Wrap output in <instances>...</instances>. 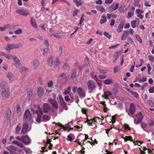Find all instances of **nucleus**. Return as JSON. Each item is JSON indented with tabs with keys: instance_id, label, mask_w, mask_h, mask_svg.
<instances>
[{
	"instance_id": "nucleus-1",
	"label": "nucleus",
	"mask_w": 154,
	"mask_h": 154,
	"mask_svg": "<svg viewBox=\"0 0 154 154\" xmlns=\"http://www.w3.org/2000/svg\"><path fill=\"white\" fill-rule=\"evenodd\" d=\"M32 116L28 109H27L25 111L23 116V120L26 122L30 121L32 122Z\"/></svg>"
},
{
	"instance_id": "nucleus-2",
	"label": "nucleus",
	"mask_w": 154,
	"mask_h": 154,
	"mask_svg": "<svg viewBox=\"0 0 154 154\" xmlns=\"http://www.w3.org/2000/svg\"><path fill=\"white\" fill-rule=\"evenodd\" d=\"M31 110L33 112L37 115V117L36 119V121L38 123H39L41 122V119L42 115L43 114V112L41 110H34L33 108H31Z\"/></svg>"
},
{
	"instance_id": "nucleus-3",
	"label": "nucleus",
	"mask_w": 154,
	"mask_h": 154,
	"mask_svg": "<svg viewBox=\"0 0 154 154\" xmlns=\"http://www.w3.org/2000/svg\"><path fill=\"white\" fill-rule=\"evenodd\" d=\"M22 45L21 43H19L17 44H8L6 47L5 49L8 51L14 48H19L20 47H22Z\"/></svg>"
},
{
	"instance_id": "nucleus-4",
	"label": "nucleus",
	"mask_w": 154,
	"mask_h": 154,
	"mask_svg": "<svg viewBox=\"0 0 154 154\" xmlns=\"http://www.w3.org/2000/svg\"><path fill=\"white\" fill-rule=\"evenodd\" d=\"M87 85L88 90H92L96 87L95 83L92 80L88 81L87 83Z\"/></svg>"
},
{
	"instance_id": "nucleus-5",
	"label": "nucleus",
	"mask_w": 154,
	"mask_h": 154,
	"mask_svg": "<svg viewBox=\"0 0 154 154\" xmlns=\"http://www.w3.org/2000/svg\"><path fill=\"white\" fill-rule=\"evenodd\" d=\"M59 103L60 105L64 108L66 110H67L68 107L66 106V104L65 102L64 101L63 98L61 95L59 96Z\"/></svg>"
},
{
	"instance_id": "nucleus-6",
	"label": "nucleus",
	"mask_w": 154,
	"mask_h": 154,
	"mask_svg": "<svg viewBox=\"0 0 154 154\" xmlns=\"http://www.w3.org/2000/svg\"><path fill=\"white\" fill-rule=\"evenodd\" d=\"M135 116L137 119V121H136V119H134L135 123L138 124L139 123H140L143 120L144 117L142 115V114L141 112H139L138 114L136 115Z\"/></svg>"
},
{
	"instance_id": "nucleus-7",
	"label": "nucleus",
	"mask_w": 154,
	"mask_h": 154,
	"mask_svg": "<svg viewBox=\"0 0 154 154\" xmlns=\"http://www.w3.org/2000/svg\"><path fill=\"white\" fill-rule=\"evenodd\" d=\"M22 142L27 145L29 144L31 142V140L29 137L27 135H24L21 136Z\"/></svg>"
},
{
	"instance_id": "nucleus-8",
	"label": "nucleus",
	"mask_w": 154,
	"mask_h": 154,
	"mask_svg": "<svg viewBox=\"0 0 154 154\" xmlns=\"http://www.w3.org/2000/svg\"><path fill=\"white\" fill-rule=\"evenodd\" d=\"M77 92L80 98H82L85 97V93L83 91V89L82 88H79L77 90Z\"/></svg>"
},
{
	"instance_id": "nucleus-9",
	"label": "nucleus",
	"mask_w": 154,
	"mask_h": 154,
	"mask_svg": "<svg viewBox=\"0 0 154 154\" xmlns=\"http://www.w3.org/2000/svg\"><path fill=\"white\" fill-rule=\"evenodd\" d=\"M16 12L17 14L23 16H27L29 14V12L28 11L23 9L17 10L16 11Z\"/></svg>"
},
{
	"instance_id": "nucleus-10",
	"label": "nucleus",
	"mask_w": 154,
	"mask_h": 154,
	"mask_svg": "<svg viewBox=\"0 0 154 154\" xmlns=\"http://www.w3.org/2000/svg\"><path fill=\"white\" fill-rule=\"evenodd\" d=\"M48 101L56 110L57 109L58 104L56 100L52 99H50Z\"/></svg>"
},
{
	"instance_id": "nucleus-11",
	"label": "nucleus",
	"mask_w": 154,
	"mask_h": 154,
	"mask_svg": "<svg viewBox=\"0 0 154 154\" xmlns=\"http://www.w3.org/2000/svg\"><path fill=\"white\" fill-rule=\"evenodd\" d=\"M43 112L45 113H47L49 111L50 108V106L47 103H45L43 104L42 106Z\"/></svg>"
},
{
	"instance_id": "nucleus-12",
	"label": "nucleus",
	"mask_w": 154,
	"mask_h": 154,
	"mask_svg": "<svg viewBox=\"0 0 154 154\" xmlns=\"http://www.w3.org/2000/svg\"><path fill=\"white\" fill-rule=\"evenodd\" d=\"M28 128V124L26 123H24L22 128L21 134H26L27 132Z\"/></svg>"
},
{
	"instance_id": "nucleus-13",
	"label": "nucleus",
	"mask_w": 154,
	"mask_h": 154,
	"mask_svg": "<svg viewBox=\"0 0 154 154\" xmlns=\"http://www.w3.org/2000/svg\"><path fill=\"white\" fill-rule=\"evenodd\" d=\"M135 11V8L132 7L128 13L127 18L129 19L131 18L134 15Z\"/></svg>"
},
{
	"instance_id": "nucleus-14",
	"label": "nucleus",
	"mask_w": 154,
	"mask_h": 154,
	"mask_svg": "<svg viewBox=\"0 0 154 154\" xmlns=\"http://www.w3.org/2000/svg\"><path fill=\"white\" fill-rule=\"evenodd\" d=\"M125 23L124 21L123 20L121 21L117 29V31L118 32H122Z\"/></svg>"
},
{
	"instance_id": "nucleus-15",
	"label": "nucleus",
	"mask_w": 154,
	"mask_h": 154,
	"mask_svg": "<svg viewBox=\"0 0 154 154\" xmlns=\"http://www.w3.org/2000/svg\"><path fill=\"white\" fill-rule=\"evenodd\" d=\"M37 93L38 96L41 97L44 94V92L43 88L41 87H39L37 88Z\"/></svg>"
},
{
	"instance_id": "nucleus-16",
	"label": "nucleus",
	"mask_w": 154,
	"mask_h": 154,
	"mask_svg": "<svg viewBox=\"0 0 154 154\" xmlns=\"http://www.w3.org/2000/svg\"><path fill=\"white\" fill-rule=\"evenodd\" d=\"M34 69H36L40 64L39 61L37 60H34L32 63Z\"/></svg>"
},
{
	"instance_id": "nucleus-17",
	"label": "nucleus",
	"mask_w": 154,
	"mask_h": 154,
	"mask_svg": "<svg viewBox=\"0 0 154 154\" xmlns=\"http://www.w3.org/2000/svg\"><path fill=\"white\" fill-rule=\"evenodd\" d=\"M13 60L14 62V66L17 68H19V65L20 64V62L19 58L17 57L13 58Z\"/></svg>"
},
{
	"instance_id": "nucleus-18",
	"label": "nucleus",
	"mask_w": 154,
	"mask_h": 154,
	"mask_svg": "<svg viewBox=\"0 0 154 154\" xmlns=\"http://www.w3.org/2000/svg\"><path fill=\"white\" fill-rule=\"evenodd\" d=\"M136 109L135 105L134 103H131L130 106L129 111L130 113L131 114H133L134 113Z\"/></svg>"
},
{
	"instance_id": "nucleus-19",
	"label": "nucleus",
	"mask_w": 154,
	"mask_h": 154,
	"mask_svg": "<svg viewBox=\"0 0 154 154\" xmlns=\"http://www.w3.org/2000/svg\"><path fill=\"white\" fill-rule=\"evenodd\" d=\"M129 34V31L127 30H125L122 33V35L121 38V40H124L126 39V37Z\"/></svg>"
},
{
	"instance_id": "nucleus-20",
	"label": "nucleus",
	"mask_w": 154,
	"mask_h": 154,
	"mask_svg": "<svg viewBox=\"0 0 154 154\" xmlns=\"http://www.w3.org/2000/svg\"><path fill=\"white\" fill-rule=\"evenodd\" d=\"M112 94V93L109 91H105L103 95H102V97H104L106 99H108L109 97Z\"/></svg>"
},
{
	"instance_id": "nucleus-21",
	"label": "nucleus",
	"mask_w": 154,
	"mask_h": 154,
	"mask_svg": "<svg viewBox=\"0 0 154 154\" xmlns=\"http://www.w3.org/2000/svg\"><path fill=\"white\" fill-rule=\"evenodd\" d=\"M14 74L11 72H9L7 73L6 77L10 81L12 82L13 79Z\"/></svg>"
},
{
	"instance_id": "nucleus-22",
	"label": "nucleus",
	"mask_w": 154,
	"mask_h": 154,
	"mask_svg": "<svg viewBox=\"0 0 154 154\" xmlns=\"http://www.w3.org/2000/svg\"><path fill=\"white\" fill-rule=\"evenodd\" d=\"M2 96L3 99L5 98L8 99L9 96V93H8L6 90H5L2 92Z\"/></svg>"
},
{
	"instance_id": "nucleus-23",
	"label": "nucleus",
	"mask_w": 154,
	"mask_h": 154,
	"mask_svg": "<svg viewBox=\"0 0 154 154\" xmlns=\"http://www.w3.org/2000/svg\"><path fill=\"white\" fill-rule=\"evenodd\" d=\"M6 149L10 151V152L13 151H17V147L12 145H10L7 147Z\"/></svg>"
},
{
	"instance_id": "nucleus-24",
	"label": "nucleus",
	"mask_w": 154,
	"mask_h": 154,
	"mask_svg": "<svg viewBox=\"0 0 154 154\" xmlns=\"http://www.w3.org/2000/svg\"><path fill=\"white\" fill-rule=\"evenodd\" d=\"M31 24L32 26L35 28H37V27L36 23V22L34 18L33 17H31Z\"/></svg>"
},
{
	"instance_id": "nucleus-25",
	"label": "nucleus",
	"mask_w": 154,
	"mask_h": 154,
	"mask_svg": "<svg viewBox=\"0 0 154 154\" xmlns=\"http://www.w3.org/2000/svg\"><path fill=\"white\" fill-rule=\"evenodd\" d=\"M12 112L10 109H9L7 111L6 117L7 120H9L11 117Z\"/></svg>"
},
{
	"instance_id": "nucleus-26",
	"label": "nucleus",
	"mask_w": 154,
	"mask_h": 154,
	"mask_svg": "<svg viewBox=\"0 0 154 154\" xmlns=\"http://www.w3.org/2000/svg\"><path fill=\"white\" fill-rule=\"evenodd\" d=\"M60 64V61L58 57H57L56 59L55 62V65L54 66L55 68H56L57 67L59 66Z\"/></svg>"
},
{
	"instance_id": "nucleus-27",
	"label": "nucleus",
	"mask_w": 154,
	"mask_h": 154,
	"mask_svg": "<svg viewBox=\"0 0 154 154\" xmlns=\"http://www.w3.org/2000/svg\"><path fill=\"white\" fill-rule=\"evenodd\" d=\"M54 59L52 57L49 58L47 61L48 65L50 66H51L53 65Z\"/></svg>"
},
{
	"instance_id": "nucleus-28",
	"label": "nucleus",
	"mask_w": 154,
	"mask_h": 154,
	"mask_svg": "<svg viewBox=\"0 0 154 154\" xmlns=\"http://www.w3.org/2000/svg\"><path fill=\"white\" fill-rule=\"evenodd\" d=\"M86 122H88V124H89V125H90V124H92V122H94V124H95L96 123V121L94 119H90V120L87 119L86 122H85L86 123Z\"/></svg>"
},
{
	"instance_id": "nucleus-29",
	"label": "nucleus",
	"mask_w": 154,
	"mask_h": 154,
	"mask_svg": "<svg viewBox=\"0 0 154 154\" xmlns=\"http://www.w3.org/2000/svg\"><path fill=\"white\" fill-rule=\"evenodd\" d=\"M12 143L16 144L21 148H23L24 147L23 144L22 143L17 141H14L12 142Z\"/></svg>"
},
{
	"instance_id": "nucleus-30",
	"label": "nucleus",
	"mask_w": 154,
	"mask_h": 154,
	"mask_svg": "<svg viewBox=\"0 0 154 154\" xmlns=\"http://www.w3.org/2000/svg\"><path fill=\"white\" fill-rule=\"evenodd\" d=\"M128 91L130 92V94L131 95H132L134 97H137V98H139L138 94L136 92L131 91H130V90H129V91Z\"/></svg>"
},
{
	"instance_id": "nucleus-31",
	"label": "nucleus",
	"mask_w": 154,
	"mask_h": 154,
	"mask_svg": "<svg viewBox=\"0 0 154 154\" xmlns=\"http://www.w3.org/2000/svg\"><path fill=\"white\" fill-rule=\"evenodd\" d=\"M76 75L77 72L76 70L75 69L73 70L71 73L70 79H73L76 76Z\"/></svg>"
},
{
	"instance_id": "nucleus-32",
	"label": "nucleus",
	"mask_w": 154,
	"mask_h": 154,
	"mask_svg": "<svg viewBox=\"0 0 154 154\" xmlns=\"http://www.w3.org/2000/svg\"><path fill=\"white\" fill-rule=\"evenodd\" d=\"M42 119L44 122H46L49 121L50 119V117L48 115H44L42 116Z\"/></svg>"
},
{
	"instance_id": "nucleus-33",
	"label": "nucleus",
	"mask_w": 154,
	"mask_h": 154,
	"mask_svg": "<svg viewBox=\"0 0 154 154\" xmlns=\"http://www.w3.org/2000/svg\"><path fill=\"white\" fill-rule=\"evenodd\" d=\"M21 124L20 123H19L17 125V126L16 129H15V133L16 134H19V132L21 129V128L20 126Z\"/></svg>"
},
{
	"instance_id": "nucleus-34",
	"label": "nucleus",
	"mask_w": 154,
	"mask_h": 154,
	"mask_svg": "<svg viewBox=\"0 0 154 154\" xmlns=\"http://www.w3.org/2000/svg\"><path fill=\"white\" fill-rule=\"evenodd\" d=\"M96 8L97 10L101 11L102 12H103L105 11L104 8L103 6H96Z\"/></svg>"
},
{
	"instance_id": "nucleus-35",
	"label": "nucleus",
	"mask_w": 154,
	"mask_h": 154,
	"mask_svg": "<svg viewBox=\"0 0 154 154\" xmlns=\"http://www.w3.org/2000/svg\"><path fill=\"white\" fill-rule=\"evenodd\" d=\"M50 50V49L49 48H44L43 49V52L42 53L43 55L44 56H45L46 55V54L49 53Z\"/></svg>"
},
{
	"instance_id": "nucleus-36",
	"label": "nucleus",
	"mask_w": 154,
	"mask_h": 154,
	"mask_svg": "<svg viewBox=\"0 0 154 154\" xmlns=\"http://www.w3.org/2000/svg\"><path fill=\"white\" fill-rule=\"evenodd\" d=\"M146 78L143 76L142 78V79H139L138 80L137 79H136L135 81L134 82H136L137 81H138L139 82H144L146 81Z\"/></svg>"
},
{
	"instance_id": "nucleus-37",
	"label": "nucleus",
	"mask_w": 154,
	"mask_h": 154,
	"mask_svg": "<svg viewBox=\"0 0 154 154\" xmlns=\"http://www.w3.org/2000/svg\"><path fill=\"white\" fill-rule=\"evenodd\" d=\"M63 68L65 70H69L70 69V67L69 66L68 63H64L63 66Z\"/></svg>"
},
{
	"instance_id": "nucleus-38",
	"label": "nucleus",
	"mask_w": 154,
	"mask_h": 154,
	"mask_svg": "<svg viewBox=\"0 0 154 154\" xmlns=\"http://www.w3.org/2000/svg\"><path fill=\"white\" fill-rule=\"evenodd\" d=\"M33 90L32 89H30L27 91V97H31L33 94Z\"/></svg>"
},
{
	"instance_id": "nucleus-39",
	"label": "nucleus",
	"mask_w": 154,
	"mask_h": 154,
	"mask_svg": "<svg viewBox=\"0 0 154 154\" xmlns=\"http://www.w3.org/2000/svg\"><path fill=\"white\" fill-rule=\"evenodd\" d=\"M6 82L5 81H2L0 84V87L2 89H4L5 88V85Z\"/></svg>"
},
{
	"instance_id": "nucleus-40",
	"label": "nucleus",
	"mask_w": 154,
	"mask_h": 154,
	"mask_svg": "<svg viewBox=\"0 0 154 154\" xmlns=\"http://www.w3.org/2000/svg\"><path fill=\"white\" fill-rule=\"evenodd\" d=\"M71 87L70 86H68L67 88V89L64 91V94L66 95L67 94H69L71 91Z\"/></svg>"
},
{
	"instance_id": "nucleus-41",
	"label": "nucleus",
	"mask_w": 154,
	"mask_h": 154,
	"mask_svg": "<svg viewBox=\"0 0 154 154\" xmlns=\"http://www.w3.org/2000/svg\"><path fill=\"white\" fill-rule=\"evenodd\" d=\"M102 19H101L100 20V23L101 24L103 23L106 21V19L105 16L103 15L102 16Z\"/></svg>"
},
{
	"instance_id": "nucleus-42",
	"label": "nucleus",
	"mask_w": 154,
	"mask_h": 154,
	"mask_svg": "<svg viewBox=\"0 0 154 154\" xmlns=\"http://www.w3.org/2000/svg\"><path fill=\"white\" fill-rule=\"evenodd\" d=\"M112 81L111 79H106L103 81V83L106 85H109L112 83Z\"/></svg>"
},
{
	"instance_id": "nucleus-43",
	"label": "nucleus",
	"mask_w": 154,
	"mask_h": 154,
	"mask_svg": "<svg viewBox=\"0 0 154 154\" xmlns=\"http://www.w3.org/2000/svg\"><path fill=\"white\" fill-rule=\"evenodd\" d=\"M125 141L128 140L132 141V137L131 136H126L125 137L123 138Z\"/></svg>"
},
{
	"instance_id": "nucleus-44",
	"label": "nucleus",
	"mask_w": 154,
	"mask_h": 154,
	"mask_svg": "<svg viewBox=\"0 0 154 154\" xmlns=\"http://www.w3.org/2000/svg\"><path fill=\"white\" fill-rule=\"evenodd\" d=\"M28 69L27 67H22L20 69V72L22 73L23 72H24L28 71Z\"/></svg>"
},
{
	"instance_id": "nucleus-45",
	"label": "nucleus",
	"mask_w": 154,
	"mask_h": 154,
	"mask_svg": "<svg viewBox=\"0 0 154 154\" xmlns=\"http://www.w3.org/2000/svg\"><path fill=\"white\" fill-rule=\"evenodd\" d=\"M53 85V82L52 80H50L48 82L47 84V86L48 88L52 87Z\"/></svg>"
},
{
	"instance_id": "nucleus-46",
	"label": "nucleus",
	"mask_w": 154,
	"mask_h": 154,
	"mask_svg": "<svg viewBox=\"0 0 154 154\" xmlns=\"http://www.w3.org/2000/svg\"><path fill=\"white\" fill-rule=\"evenodd\" d=\"M136 38L137 40V41L139 42L140 43H142V40L140 37V36L137 34L135 35Z\"/></svg>"
},
{
	"instance_id": "nucleus-47",
	"label": "nucleus",
	"mask_w": 154,
	"mask_h": 154,
	"mask_svg": "<svg viewBox=\"0 0 154 154\" xmlns=\"http://www.w3.org/2000/svg\"><path fill=\"white\" fill-rule=\"evenodd\" d=\"M53 124H55L56 125H57L59 126H60V127L61 129H63V130L64 131H65L66 130V128H65V127L63 125L61 124L60 123H56L55 122H53Z\"/></svg>"
},
{
	"instance_id": "nucleus-48",
	"label": "nucleus",
	"mask_w": 154,
	"mask_h": 154,
	"mask_svg": "<svg viewBox=\"0 0 154 154\" xmlns=\"http://www.w3.org/2000/svg\"><path fill=\"white\" fill-rule=\"evenodd\" d=\"M73 2L75 3L77 7L81 6L82 5V3L79 2L78 0H74Z\"/></svg>"
},
{
	"instance_id": "nucleus-49",
	"label": "nucleus",
	"mask_w": 154,
	"mask_h": 154,
	"mask_svg": "<svg viewBox=\"0 0 154 154\" xmlns=\"http://www.w3.org/2000/svg\"><path fill=\"white\" fill-rule=\"evenodd\" d=\"M136 21L135 20H133L131 22V27L133 28H134L136 26Z\"/></svg>"
},
{
	"instance_id": "nucleus-50",
	"label": "nucleus",
	"mask_w": 154,
	"mask_h": 154,
	"mask_svg": "<svg viewBox=\"0 0 154 154\" xmlns=\"http://www.w3.org/2000/svg\"><path fill=\"white\" fill-rule=\"evenodd\" d=\"M23 31L22 29L21 28H20L15 31L14 33L17 34H19L21 33Z\"/></svg>"
},
{
	"instance_id": "nucleus-51",
	"label": "nucleus",
	"mask_w": 154,
	"mask_h": 154,
	"mask_svg": "<svg viewBox=\"0 0 154 154\" xmlns=\"http://www.w3.org/2000/svg\"><path fill=\"white\" fill-rule=\"evenodd\" d=\"M147 103L152 107L154 106V103L151 100H148L147 101Z\"/></svg>"
},
{
	"instance_id": "nucleus-52",
	"label": "nucleus",
	"mask_w": 154,
	"mask_h": 154,
	"mask_svg": "<svg viewBox=\"0 0 154 154\" xmlns=\"http://www.w3.org/2000/svg\"><path fill=\"white\" fill-rule=\"evenodd\" d=\"M119 6V3H117L116 5L114 6V5L111 6L112 7V8L113 10L114 11L116 10L117 9Z\"/></svg>"
},
{
	"instance_id": "nucleus-53",
	"label": "nucleus",
	"mask_w": 154,
	"mask_h": 154,
	"mask_svg": "<svg viewBox=\"0 0 154 154\" xmlns=\"http://www.w3.org/2000/svg\"><path fill=\"white\" fill-rule=\"evenodd\" d=\"M147 66L148 68V74L149 75H150L151 74V72H150L151 69V66H150V64L149 63L147 64Z\"/></svg>"
},
{
	"instance_id": "nucleus-54",
	"label": "nucleus",
	"mask_w": 154,
	"mask_h": 154,
	"mask_svg": "<svg viewBox=\"0 0 154 154\" xmlns=\"http://www.w3.org/2000/svg\"><path fill=\"white\" fill-rule=\"evenodd\" d=\"M58 52L59 53V55L60 56H61L62 55L63 52V48L61 46L59 47Z\"/></svg>"
},
{
	"instance_id": "nucleus-55",
	"label": "nucleus",
	"mask_w": 154,
	"mask_h": 154,
	"mask_svg": "<svg viewBox=\"0 0 154 154\" xmlns=\"http://www.w3.org/2000/svg\"><path fill=\"white\" fill-rule=\"evenodd\" d=\"M97 69L101 73L105 74L107 72V71L106 70H103L99 68H98Z\"/></svg>"
},
{
	"instance_id": "nucleus-56",
	"label": "nucleus",
	"mask_w": 154,
	"mask_h": 154,
	"mask_svg": "<svg viewBox=\"0 0 154 154\" xmlns=\"http://www.w3.org/2000/svg\"><path fill=\"white\" fill-rule=\"evenodd\" d=\"M9 26V24H7L5 26L3 27H0V30L2 31H5V29L7 27H8Z\"/></svg>"
},
{
	"instance_id": "nucleus-57",
	"label": "nucleus",
	"mask_w": 154,
	"mask_h": 154,
	"mask_svg": "<svg viewBox=\"0 0 154 154\" xmlns=\"http://www.w3.org/2000/svg\"><path fill=\"white\" fill-rule=\"evenodd\" d=\"M147 124L144 122H142L141 124V127L144 130L147 126Z\"/></svg>"
},
{
	"instance_id": "nucleus-58",
	"label": "nucleus",
	"mask_w": 154,
	"mask_h": 154,
	"mask_svg": "<svg viewBox=\"0 0 154 154\" xmlns=\"http://www.w3.org/2000/svg\"><path fill=\"white\" fill-rule=\"evenodd\" d=\"M104 35L109 38H110L111 37V36L109 35V33L106 32H104Z\"/></svg>"
},
{
	"instance_id": "nucleus-59",
	"label": "nucleus",
	"mask_w": 154,
	"mask_h": 154,
	"mask_svg": "<svg viewBox=\"0 0 154 154\" xmlns=\"http://www.w3.org/2000/svg\"><path fill=\"white\" fill-rule=\"evenodd\" d=\"M38 82H39V83L41 85H43V80L41 77H39L38 79Z\"/></svg>"
},
{
	"instance_id": "nucleus-60",
	"label": "nucleus",
	"mask_w": 154,
	"mask_h": 154,
	"mask_svg": "<svg viewBox=\"0 0 154 154\" xmlns=\"http://www.w3.org/2000/svg\"><path fill=\"white\" fill-rule=\"evenodd\" d=\"M35 109H37L38 110L36 109L37 110H41V108H40V106L37 104H34L33 105Z\"/></svg>"
},
{
	"instance_id": "nucleus-61",
	"label": "nucleus",
	"mask_w": 154,
	"mask_h": 154,
	"mask_svg": "<svg viewBox=\"0 0 154 154\" xmlns=\"http://www.w3.org/2000/svg\"><path fill=\"white\" fill-rule=\"evenodd\" d=\"M21 111V108L20 106L19 105H17V106L16 111L17 113L18 114V113L20 112Z\"/></svg>"
},
{
	"instance_id": "nucleus-62",
	"label": "nucleus",
	"mask_w": 154,
	"mask_h": 154,
	"mask_svg": "<svg viewBox=\"0 0 154 154\" xmlns=\"http://www.w3.org/2000/svg\"><path fill=\"white\" fill-rule=\"evenodd\" d=\"M63 77L65 79H66L67 78V76L66 74L64 73H62L59 76L58 78Z\"/></svg>"
},
{
	"instance_id": "nucleus-63",
	"label": "nucleus",
	"mask_w": 154,
	"mask_h": 154,
	"mask_svg": "<svg viewBox=\"0 0 154 154\" xmlns=\"http://www.w3.org/2000/svg\"><path fill=\"white\" fill-rule=\"evenodd\" d=\"M149 125L150 126L152 127L154 125V120L151 119L149 122Z\"/></svg>"
},
{
	"instance_id": "nucleus-64",
	"label": "nucleus",
	"mask_w": 154,
	"mask_h": 154,
	"mask_svg": "<svg viewBox=\"0 0 154 154\" xmlns=\"http://www.w3.org/2000/svg\"><path fill=\"white\" fill-rule=\"evenodd\" d=\"M149 91L150 93H153L154 92V86L150 87L149 88Z\"/></svg>"
}]
</instances>
